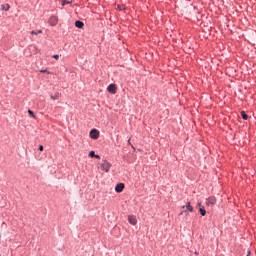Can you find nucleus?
I'll return each mask as SVG.
<instances>
[{"mask_svg": "<svg viewBox=\"0 0 256 256\" xmlns=\"http://www.w3.org/2000/svg\"><path fill=\"white\" fill-rule=\"evenodd\" d=\"M100 168L102 169V171L109 173V169H111V163L107 162V160H104V162L101 164Z\"/></svg>", "mask_w": 256, "mask_h": 256, "instance_id": "obj_1", "label": "nucleus"}, {"mask_svg": "<svg viewBox=\"0 0 256 256\" xmlns=\"http://www.w3.org/2000/svg\"><path fill=\"white\" fill-rule=\"evenodd\" d=\"M215 203H217V199L215 198V196H211L206 200V205L208 207H213V205H215Z\"/></svg>", "mask_w": 256, "mask_h": 256, "instance_id": "obj_2", "label": "nucleus"}, {"mask_svg": "<svg viewBox=\"0 0 256 256\" xmlns=\"http://www.w3.org/2000/svg\"><path fill=\"white\" fill-rule=\"evenodd\" d=\"M108 93H111V95H115L117 93V86L115 84H110L107 87Z\"/></svg>", "mask_w": 256, "mask_h": 256, "instance_id": "obj_3", "label": "nucleus"}, {"mask_svg": "<svg viewBox=\"0 0 256 256\" xmlns=\"http://www.w3.org/2000/svg\"><path fill=\"white\" fill-rule=\"evenodd\" d=\"M99 135H100L99 130H97L95 128L90 131L91 139H99Z\"/></svg>", "mask_w": 256, "mask_h": 256, "instance_id": "obj_4", "label": "nucleus"}, {"mask_svg": "<svg viewBox=\"0 0 256 256\" xmlns=\"http://www.w3.org/2000/svg\"><path fill=\"white\" fill-rule=\"evenodd\" d=\"M125 189V184L124 183H118L115 186V191L116 193H122V191Z\"/></svg>", "mask_w": 256, "mask_h": 256, "instance_id": "obj_5", "label": "nucleus"}, {"mask_svg": "<svg viewBox=\"0 0 256 256\" xmlns=\"http://www.w3.org/2000/svg\"><path fill=\"white\" fill-rule=\"evenodd\" d=\"M48 23L51 25V27H55V25L58 23L57 16L50 17Z\"/></svg>", "mask_w": 256, "mask_h": 256, "instance_id": "obj_6", "label": "nucleus"}, {"mask_svg": "<svg viewBox=\"0 0 256 256\" xmlns=\"http://www.w3.org/2000/svg\"><path fill=\"white\" fill-rule=\"evenodd\" d=\"M199 212L202 217H205L207 215V211L205 210V207L201 205V202H198Z\"/></svg>", "mask_w": 256, "mask_h": 256, "instance_id": "obj_7", "label": "nucleus"}, {"mask_svg": "<svg viewBox=\"0 0 256 256\" xmlns=\"http://www.w3.org/2000/svg\"><path fill=\"white\" fill-rule=\"evenodd\" d=\"M128 222L130 225H137V218L135 216H128Z\"/></svg>", "mask_w": 256, "mask_h": 256, "instance_id": "obj_8", "label": "nucleus"}, {"mask_svg": "<svg viewBox=\"0 0 256 256\" xmlns=\"http://www.w3.org/2000/svg\"><path fill=\"white\" fill-rule=\"evenodd\" d=\"M75 27H77V29H83V27H85V24L83 23V21L77 20L75 22Z\"/></svg>", "mask_w": 256, "mask_h": 256, "instance_id": "obj_9", "label": "nucleus"}, {"mask_svg": "<svg viewBox=\"0 0 256 256\" xmlns=\"http://www.w3.org/2000/svg\"><path fill=\"white\" fill-rule=\"evenodd\" d=\"M73 3V0H62L61 5L62 7H65V5H71Z\"/></svg>", "mask_w": 256, "mask_h": 256, "instance_id": "obj_10", "label": "nucleus"}, {"mask_svg": "<svg viewBox=\"0 0 256 256\" xmlns=\"http://www.w3.org/2000/svg\"><path fill=\"white\" fill-rule=\"evenodd\" d=\"M11 9V6L9 4H2L1 5V10L2 11H9Z\"/></svg>", "mask_w": 256, "mask_h": 256, "instance_id": "obj_11", "label": "nucleus"}, {"mask_svg": "<svg viewBox=\"0 0 256 256\" xmlns=\"http://www.w3.org/2000/svg\"><path fill=\"white\" fill-rule=\"evenodd\" d=\"M241 117L244 121H247V119H249V115H247V113H245V111H241Z\"/></svg>", "mask_w": 256, "mask_h": 256, "instance_id": "obj_12", "label": "nucleus"}, {"mask_svg": "<svg viewBox=\"0 0 256 256\" xmlns=\"http://www.w3.org/2000/svg\"><path fill=\"white\" fill-rule=\"evenodd\" d=\"M186 209L187 211H190V213H193V206H191V202H187Z\"/></svg>", "mask_w": 256, "mask_h": 256, "instance_id": "obj_13", "label": "nucleus"}, {"mask_svg": "<svg viewBox=\"0 0 256 256\" xmlns=\"http://www.w3.org/2000/svg\"><path fill=\"white\" fill-rule=\"evenodd\" d=\"M41 33H43L42 30H33V31L31 32V35H39V34H41Z\"/></svg>", "mask_w": 256, "mask_h": 256, "instance_id": "obj_14", "label": "nucleus"}, {"mask_svg": "<svg viewBox=\"0 0 256 256\" xmlns=\"http://www.w3.org/2000/svg\"><path fill=\"white\" fill-rule=\"evenodd\" d=\"M51 99L55 101V99H59V93H56L54 96H51Z\"/></svg>", "mask_w": 256, "mask_h": 256, "instance_id": "obj_15", "label": "nucleus"}, {"mask_svg": "<svg viewBox=\"0 0 256 256\" xmlns=\"http://www.w3.org/2000/svg\"><path fill=\"white\" fill-rule=\"evenodd\" d=\"M89 157H91V158L95 157V151H93V150L90 151L89 152Z\"/></svg>", "mask_w": 256, "mask_h": 256, "instance_id": "obj_16", "label": "nucleus"}, {"mask_svg": "<svg viewBox=\"0 0 256 256\" xmlns=\"http://www.w3.org/2000/svg\"><path fill=\"white\" fill-rule=\"evenodd\" d=\"M28 113L30 116L35 117V113L31 109L28 110Z\"/></svg>", "mask_w": 256, "mask_h": 256, "instance_id": "obj_17", "label": "nucleus"}, {"mask_svg": "<svg viewBox=\"0 0 256 256\" xmlns=\"http://www.w3.org/2000/svg\"><path fill=\"white\" fill-rule=\"evenodd\" d=\"M53 59H55L56 61H58L59 55H58V54L53 55Z\"/></svg>", "mask_w": 256, "mask_h": 256, "instance_id": "obj_18", "label": "nucleus"}, {"mask_svg": "<svg viewBox=\"0 0 256 256\" xmlns=\"http://www.w3.org/2000/svg\"><path fill=\"white\" fill-rule=\"evenodd\" d=\"M43 145H40L39 148H38V151H43Z\"/></svg>", "mask_w": 256, "mask_h": 256, "instance_id": "obj_19", "label": "nucleus"}, {"mask_svg": "<svg viewBox=\"0 0 256 256\" xmlns=\"http://www.w3.org/2000/svg\"><path fill=\"white\" fill-rule=\"evenodd\" d=\"M95 159H101V156H99V154H95Z\"/></svg>", "mask_w": 256, "mask_h": 256, "instance_id": "obj_20", "label": "nucleus"}, {"mask_svg": "<svg viewBox=\"0 0 256 256\" xmlns=\"http://www.w3.org/2000/svg\"><path fill=\"white\" fill-rule=\"evenodd\" d=\"M183 213H184L185 215H189V212H187V211L181 212L180 215H183Z\"/></svg>", "mask_w": 256, "mask_h": 256, "instance_id": "obj_21", "label": "nucleus"}, {"mask_svg": "<svg viewBox=\"0 0 256 256\" xmlns=\"http://www.w3.org/2000/svg\"><path fill=\"white\" fill-rule=\"evenodd\" d=\"M249 255H251V252H248V255H247V256H249Z\"/></svg>", "mask_w": 256, "mask_h": 256, "instance_id": "obj_22", "label": "nucleus"}, {"mask_svg": "<svg viewBox=\"0 0 256 256\" xmlns=\"http://www.w3.org/2000/svg\"><path fill=\"white\" fill-rule=\"evenodd\" d=\"M118 9H121V6H118Z\"/></svg>", "mask_w": 256, "mask_h": 256, "instance_id": "obj_23", "label": "nucleus"}, {"mask_svg": "<svg viewBox=\"0 0 256 256\" xmlns=\"http://www.w3.org/2000/svg\"><path fill=\"white\" fill-rule=\"evenodd\" d=\"M42 73H45V70H42Z\"/></svg>", "mask_w": 256, "mask_h": 256, "instance_id": "obj_24", "label": "nucleus"}]
</instances>
